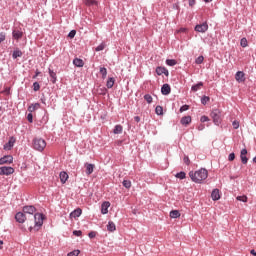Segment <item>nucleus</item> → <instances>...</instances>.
<instances>
[{"label":"nucleus","mask_w":256,"mask_h":256,"mask_svg":"<svg viewBox=\"0 0 256 256\" xmlns=\"http://www.w3.org/2000/svg\"><path fill=\"white\" fill-rule=\"evenodd\" d=\"M22 211L28 218L27 226L29 227V231H38L43 227L45 216L42 213H37L35 206H24Z\"/></svg>","instance_id":"1"},{"label":"nucleus","mask_w":256,"mask_h":256,"mask_svg":"<svg viewBox=\"0 0 256 256\" xmlns=\"http://www.w3.org/2000/svg\"><path fill=\"white\" fill-rule=\"evenodd\" d=\"M189 177L194 183H203L207 177H209V172L205 168H201L195 172H189Z\"/></svg>","instance_id":"2"},{"label":"nucleus","mask_w":256,"mask_h":256,"mask_svg":"<svg viewBox=\"0 0 256 256\" xmlns=\"http://www.w3.org/2000/svg\"><path fill=\"white\" fill-rule=\"evenodd\" d=\"M33 147L36 151H43L47 147V142L43 138H35L33 141Z\"/></svg>","instance_id":"3"},{"label":"nucleus","mask_w":256,"mask_h":256,"mask_svg":"<svg viewBox=\"0 0 256 256\" xmlns=\"http://www.w3.org/2000/svg\"><path fill=\"white\" fill-rule=\"evenodd\" d=\"M211 118L213 119V123L216 125H221V110L215 109L210 114Z\"/></svg>","instance_id":"4"},{"label":"nucleus","mask_w":256,"mask_h":256,"mask_svg":"<svg viewBox=\"0 0 256 256\" xmlns=\"http://www.w3.org/2000/svg\"><path fill=\"white\" fill-rule=\"evenodd\" d=\"M15 219H16L17 223H25V221H26V224H27V221H29V218L23 211L16 213Z\"/></svg>","instance_id":"5"},{"label":"nucleus","mask_w":256,"mask_h":256,"mask_svg":"<svg viewBox=\"0 0 256 256\" xmlns=\"http://www.w3.org/2000/svg\"><path fill=\"white\" fill-rule=\"evenodd\" d=\"M15 173V169L13 167L3 166L0 167V175H13Z\"/></svg>","instance_id":"6"},{"label":"nucleus","mask_w":256,"mask_h":256,"mask_svg":"<svg viewBox=\"0 0 256 256\" xmlns=\"http://www.w3.org/2000/svg\"><path fill=\"white\" fill-rule=\"evenodd\" d=\"M207 29H209V25H207V22L195 26V31H197V33H205Z\"/></svg>","instance_id":"7"},{"label":"nucleus","mask_w":256,"mask_h":256,"mask_svg":"<svg viewBox=\"0 0 256 256\" xmlns=\"http://www.w3.org/2000/svg\"><path fill=\"white\" fill-rule=\"evenodd\" d=\"M10 163H13V156L6 155L0 158V165H10Z\"/></svg>","instance_id":"8"},{"label":"nucleus","mask_w":256,"mask_h":256,"mask_svg":"<svg viewBox=\"0 0 256 256\" xmlns=\"http://www.w3.org/2000/svg\"><path fill=\"white\" fill-rule=\"evenodd\" d=\"M109 207H111V203L109 201L102 203V205H101L102 215H107V213H109Z\"/></svg>","instance_id":"9"},{"label":"nucleus","mask_w":256,"mask_h":256,"mask_svg":"<svg viewBox=\"0 0 256 256\" xmlns=\"http://www.w3.org/2000/svg\"><path fill=\"white\" fill-rule=\"evenodd\" d=\"M15 141H16L15 137H10L8 143L4 145V149L6 151H11V149H13V146L15 145Z\"/></svg>","instance_id":"10"},{"label":"nucleus","mask_w":256,"mask_h":256,"mask_svg":"<svg viewBox=\"0 0 256 256\" xmlns=\"http://www.w3.org/2000/svg\"><path fill=\"white\" fill-rule=\"evenodd\" d=\"M235 79L238 83H245V72L238 71L235 75Z\"/></svg>","instance_id":"11"},{"label":"nucleus","mask_w":256,"mask_h":256,"mask_svg":"<svg viewBox=\"0 0 256 256\" xmlns=\"http://www.w3.org/2000/svg\"><path fill=\"white\" fill-rule=\"evenodd\" d=\"M240 159L243 165H247V161H249V159L247 158V149L244 148L241 150Z\"/></svg>","instance_id":"12"},{"label":"nucleus","mask_w":256,"mask_h":256,"mask_svg":"<svg viewBox=\"0 0 256 256\" xmlns=\"http://www.w3.org/2000/svg\"><path fill=\"white\" fill-rule=\"evenodd\" d=\"M12 37L13 39H15L16 41H19V39H23V31L21 30H13L12 32Z\"/></svg>","instance_id":"13"},{"label":"nucleus","mask_w":256,"mask_h":256,"mask_svg":"<svg viewBox=\"0 0 256 256\" xmlns=\"http://www.w3.org/2000/svg\"><path fill=\"white\" fill-rule=\"evenodd\" d=\"M82 213H83V210H81V208H77L70 213V218L77 219V217H81Z\"/></svg>","instance_id":"14"},{"label":"nucleus","mask_w":256,"mask_h":256,"mask_svg":"<svg viewBox=\"0 0 256 256\" xmlns=\"http://www.w3.org/2000/svg\"><path fill=\"white\" fill-rule=\"evenodd\" d=\"M156 73L157 75H166V77H169V70L165 67H157Z\"/></svg>","instance_id":"15"},{"label":"nucleus","mask_w":256,"mask_h":256,"mask_svg":"<svg viewBox=\"0 0 256 256\" xmlns=\"http://www.w3.org/2000/svg\"><path fill=\"white\" fill-rule=\"evenodd\" d=\"M211 198L213 201H219V199H221V194H219V189H214L212 191Z\"/></svg>","instance_id":"16"},{"label":"nucleus","mask_w":256,"mask_h":256,"mask_svg":"<svg viewBox=\"0 0 256 256\" xmlns=\"http://www.w3.org/2000/svg\"><path fill=\"white\" fill-rule=\"evenodd\" d=\"M162 95H169L171 93V86L169 84H164L161 88Z\"/></svg>","instance_id":"17"},{"label":"nucleus","mask_w":256,"mask_h":256,"mask_svg":"<svg viewBox=\"0 0 256 256\" xmlns=\"http://www.w3.org/2000/svg\"><path fill=\"white\" fill-rule=\"evenodd\" d=\"M48 73L50 75L51 82L54 84L57 83V73H55L51 68L48 69Z\"/></svg>","instance_id":"18"},{"label":"nucleus","mask_w":256,"mask_h":256,"mask_svg":"<svg viewBox=\"0 0 256 256\" xmlns=\"http://www.w3.org/2000/svg\"><path fill=\"white\" fill-rule=\"evenodd\" d=\"M85 168H86V174L91 175V173H93V171L95 170V164L86 163Z\"/></svg>","instance_id":"19"},{"label":"nucleus","mask_w":256,"mask_h":256,"mask_svg":"<svg viewBox=\"0 0 256 256\" xmlns=\"http://www.w3.org/2000/svg\"><path fill=\"white\" fill-rule=\"evenodd\" d=\"M181 125H189L191 123V116H184L180 120Z\"/></svg>","instance_id":"20"},{"label":"nucleus","mask_w":256,"mask_h":256,"mask_svg":"<svg viewBox=\"0 0 256 256\" xmlns=\"http://www.w3.org/2000/svg\"><path fill=\"white\" fill-rule=\"evenodd\" d=\"M73 65H75V67H83V65H85V62H83V59L81 58H75L73 60Z\"/></svg>","instance_id":"21"},{"label":"nucleus","mask_w":256,"mask_h":256,"mask_svg":"<svg viewBox=\"0 0 256 256\" xmlns=\"http://www.w3.org/2000/svg\"><path fill=\"white\" fill-rule=\"evenodd\" d=\"M67 179H69V174L67 172H60V181L61 183H67Z\"/></svg>","instance_id":"22"},{"label":"nucleus","mask_w":256,"mask_h":256,"mask_svg":"<svg viewBox=\"0 0 256 256\" xmlns=\"http://www.w3.org/2000/svg\"><path fill=\"white\" fill-rule=\"evenodd\" d=\"M85 5L88 7H97L99 2H97V0H85Z\"/></svg>","instance_id":"23"},{"label":"nucleus","mask_w":256,"mask_h":256,"mask_svg":"<svg viewBox=\"0 0 256 256\" xmlns=\"http://www.w3.org/2000/svg\"><path fill=\"white\" fill-rule=\"evenodd\" d=\"M171 219H178V217H181V213L178 210H172L170 212Z\"/></svg>","instance_id":"24"},{"label":"nucleus","mask_w":256,"mask_h":256,"mask_svg":"<svg viewBox=\"0 0 256 256\" xmlns=\"http://www.w3.org/2000/svg\"><path fill=\"white\" fill-rule=\"evenodd\" d=\"M117 229V227L115 226V223L110 221L108 222L107 225V231H110L111 233H113V231H115Z\"/></svg>","instance_id":"25"},{"label":"nucleus","mask_w":256,"mask_h":256,"mask_svg":"<svg viewBox=\"0 0 256 256\" xmlns=\"http://www.w3.org/2000/svg\"><path fill=\"white\" fill-rule=\"evenodd\" d=\"M113 133H114L115 135H119V134L123 133V126H121V125H116L115 128H114V130H113Z\"/></svg>","instance_id":"26"},{"label":"nucleus","mask_w":256,"mask_h":256,"mask_svg":"<svg viewBox=\"0 0 256 256\" xmlns=\"http://www.w3.org/2000/svg\"><path fill=\"white\" fill-rule=\"evenodd\" d=\"M39 107H41V104L39 103L32 104L31 106H29L28 111H30V113H33V111H36V109H39Z\"/></svg>","instance_id":"27"},{"label":"nucleus","mask_w":256,"mask_h":256,"mask_svg":"<svg viewBox=\"0 0 256 256\" xmlns=\"http://www.w3.org/2000/svg\"><path fill=\"white\" fill-rule=\"evenodd\" d=\"M12 57L13 59H17V57H23V52H21V50L19 49L14 50Z\"/></svg>","instance_id":"28"},{"label":"nucleus","mask_w":256,"mask_h":256,"mask_svg":"<svg viewBox=\"0 0 256 256\" xmlns=\"http://www.w3.org/2000/svg\"><path fill=\"white\" fill-rule=\"evenodd\" d=\"M114 85H115V79L109 78L107 81L106 87H108V89H111Z\"/></svg>","instance_id":"29"},{"label":"nucleus","mask_w":256,"mask_h":256,"mask_svg":"<svg viewBox=\"0 0 256 256\" xmlns=\"http://www.w3.org/2000/svg\"><path fill=\"white\" fill-rule=\"evenodd\" d=\"M100 73L102 75V79H107V68L101 67L100 68Z\"/></svg>","instance_id":"30"},{"label":"nucleus","mask_w":256,"mask_h":256,"mask_svg":"<svg viewBox=\"0 0 256 256\" xmlns=\"http://www.w3.org/2000/svg\"><path fill=\"white\" fill-rule=\"evenodd\" d=\"M166 65H169V67H173V66L177 65V61L173 60V59H168V60H166Z\"/></svg>","instance_id":"31"},{"label":"nucleus","mask_w":256,"mask_h":256,"mask_svg":"<svg viewBox=\"0 0 256 256\" xmlns=\"http://www.w3.org/2000/svg\"><path fill=\"white\" fill-rule=\"evenodd\" d=\"M203 87V82H200L194 86H192V91H199Z\"/></svg>","instance_id":"32"},{"label":"nucleus","mask_w":256,"mask_h":256,"mask_svg":"<svg viewBox=\"0 0 256 256\" xmlns=\"http://www.w3.org/2000/svg\"><path fill=\"white\" fill-rule=\"evenodd\" d=\"M123 187H125L126 189H131V181L130 180H124L122 182Z\"/></svg>","instance_id":"33"},{"label":"nucleus","mask_w":256,"mask_h":256,"mask_svg":"<svg viewBox=\"0 0 256 256\" xmlns=\"http://www.w3.org/2000/svg\"><path fill=\"white\" fill-rule=\"evenodd\" d=\"M237 201H241L242 203H247L248 198L247 196L243 195V196H237Z\"/></svg>","instance_id":"34"},{"label":"nucleus","mask_w":256,"mask_h":256,"mask_svg":"<svg viewBox=\"0 0 256 256\" xmlns=\"http://www.w3.org/2000/svg\"><path fill=\"white\" fill-rule=\"evenodd\" d=\"M144 99H145V101H146L147 103H149V104L153 103V97H152L151 95H149V94H146V95L144 96Z\"/></svg>","instance_id":"35"},{"label":"nucleus","mask_w":256,"mask_h":256,"mask_svg":"<svg viewBox=\"0 0 256 256\" xmlns=\"http://www.w3.org/2000/svg\"><path fill=\"white\" fill-rule=\"evenodd\" d=\"M156 115H163V107L157 106L155 109Z\"/></svg>","instance_id":"36"},{"label":"nucleus","mask_w":256,"mask_h":256,"mask_svg":"<svg viewBox=\"0 0 256 256\" xmlns=\"http://www.w3.org/2000/svg\"><path fill=\"white\" fill-rule=\"evenodd\" d=\"M209 100H210L209 96L202 97L201 99L202 105H207V103H209Z\"/></svg>","instance_id":"37"},{"label":"nucleus","mask_w":256,"mask_h":256,"mask_svg":"<svg viewBox=\"0 0 256 256\" xmlns=\"http://www.w3.org/2000/svg\"><path fill=\"white\" fill-rule=\"evenodd\" d=\"M204 59L205 58L203 56H199L198 58H196V60H195L196 65H201V63H203Z\"/></svg>","instance_id":"38"},{"label":"nucleus","mask_w":256,"mask_h":256,"mask_svg":"<svg viewBox=\"0 0 256 256\" xmlns=\"http://www.w3.org/2000/svg\"><path fill=\"white\" fill-rule=\"evenodd\" d=\"M177 179H185L186 174L185 172H179L176 174Z\"/></svg>","instance_id":"39"},{"label":"nucleus","mask_w":256,"mask_h":256,"mask_svg":"<svg viewBox=\"0 0 256 256\" xmlns=\"http://www.w3.org/2000/svg\"><path fill=\"white\" fill-rule=\"evenodd\" d=\"M79 253H81V251L74 250V251L68 253L67 256H79Z\"/></svg>","instance_id":"40"},{"label":"nucleus","mask_w":256,"mask_h":256,"mask_svg":"<svg viewBox=\"0 0 256 256\" xmlns=\"http://www.w3.org/2000/svg\"><path fill=\"white\" fill-rule=\"evenodd\" d=\"M5 39H7V35L5 34V32H1L0 33V43H3V41H5Z\"/></svg>","instance_id":"41"},{"label":"nucleus","mask_w":256,"mask_h":256,"mask_svg":"<svg viewBox=\"0 0 256 256\" xmlns=\"http://www.w3.org/2000/svg\"><path fill=\"white\" fill-rule=\"evenodd\" d=\"M240 45H241V47H247V45H248L247 38H242L240 41Z\"/></svg>","instance_id":"42"},{"label":"nucleus","mask_w":256,"mask_h":256,"mask_svg":"<svg viewBox=\"0 0 256 256\" xmlns=\"http://www.w3.org/2000/svg\"><path fill=\"white\" fill-rule=\"evenodd\" d=\"M33 89H34V91H39V89H41V86L39 85V82H34L33 83Z\"/></svg>","instance_id":"43"},{"label":"nucleus","mask_w":256,"mask_h":256,"mask_svg":"<svg viewBox=\"0 0 256 256\" xmlns=\"http://www.w3.org/2000/svg\"><path fill=\"white\" fill-rule=\"evenodd\" d=\"M75 35H77V31L71 30L70 33L68 34V37H69L70 39H73V37H75Z\"/></svg>","instance_id":"44"},{"label":"nucleus","mask_w":256,"mask_h":256,"mask_svg":"<svg viewBox=\"0 0 256 256\" xmlns=\"http://www.w3.org/2000/svg\"><path fill=\"white\" fill-rule=\"evenodd\" d=\"M184 111H189V105H183V106L180 108V113H183Z\"/></svg>","instance_id":"45"},{"label":"nucleus","mask_w":256,"mask_h":256,"mask_svg":"<svg viewBox=\"0 0 256 256\" xmlns=\"http://www.w3.org/2000/svg\"><path fill=\"white\" fill-rule=\"evenodd\" d=\"M73 235H75L76 237H81V235H83V232H81V230H75L73 231Z\"/></svg>","instance_id":"46"},{"label":"nucleus","mask_w":256,"mask_h":256,"mask_svg":"<svg viewBox=\"0 0 256 256\" xmlns=\"http://www.w3.org/2000/svg\"><path fill=\"white\" fill-rule=\"evenodd\" d=\"M103 49H105V44L102 43L96 47L95 51H103Z\"/></svg>","instance_id":"47"},{"label":"nucleus","mask_w":256,"mask_h":256,"mask_svg":"<svg viewBox=\"0 0 256 256\" xmlns=\"http://www.w3.org/2000/svg\"><path fill=\"white\" fill-rule=\"evenodd\" d=\"M232 127H233V129H239V121H237V120L233 121Z\"/></svg>","instance_id":"48"},{"label":"nucleus","mask_w":256,"mask_h":256,"mask_svg":"<svg viewBox=\"0 0 256 256\" xmlns=\"http://www.w3.org/2000/svg\"><path fill=\"white\" fill-rule=\"evenodd\" d=\"M88 237L90 238V239H95V237H97V232H90L89 234H88Z\"/></svg>","instance_id":"49"},{"label":"nucleus","mask_w":256,"mask_h":256,"mask_svg":"<svg viewBox=\"0 0 256 256\" xmlns=\"http://www.w3.org/2000/svg\"><path fill=\"white\" fill-rule=\"evenodd\" d=\"M228 161H235V153H230L229 154Z\"/></svg>","instance_id":"50"},{"label":"nucleus","mask_w":256,"mask_h":256,"mask_svg":"<svg viewBox=\"0 0 256 256\" xmlns=\"http://www.w3.org/2000/svg\"><path fill=\"white\" fill-rule=\"evenodd\" d=\"M200 121H201V123H206V121H209V117H207V116H202V117L200 118Z\"/></svg>","instance_id":"51"},{"label":"nucleus","mask_w":256,"mask_h":256,"mask_svg":"<svg viewBox=\"0 0 256 256\" xmlns=\"http://www.w3.org/2000/svg\"><path fill=\"white\" fill-rule=\"evenodd\" d=\"M29 123H33V114L29 113L27 116Z\"/></svg>","instance_id":"52"},{"label":"nucleus","mask_w":256,"mask_h":256,"mask_svg":"<svg viewBox=\"0 0 256 256\" xmlns=\"http://www.w3.org/2000/svg\"><path fill=\"white\" fill-rule=\"evenodd\" d=\"M184 163H185L186 165H189V163H191V160H189V156H185V157H184Z\"/></svg>","instance_id":"53"},{"label":"nucleus","mask_w":256,"mask_h":256,"mask_svg":"<svg viewBox=\"0 0 256 256\" xmlns=\"http://www.w3.org/2000/svg\"><path fill=\"white\" fill-rule=\"evenodd\" d=\"M41 75V72L39 70H36V74L33 76V79H37Z\"/></svg>","instance_id":"54"},{"label":"nucleus","mask_w":256,"mask_h":256,"mask_svg":"<svg viewBox=\"0 0 256 256\" xmlns=\"http://www.w3.org/2000/svg\"><path fill=\"white\" fill-rule=\"evenodd\" d=\"M195 5V0H189V6L193 7Z\"/></svg>","instance_id":"55"},{"label":"nucleus","mask_w":256,"mask_h":256,"mask_svg":"<svg viewBox=\"0 0 256 256\" xmlns=\"http://www.w3.org/2000/svg\"><path fill=\"white\" fill-rule=\"evenodd\" d=\"M134 121H136V123H139V121H141V117L135 116V117H134Z\"/></svg>","instance_id":"56"},{"label":"nucleus","mask_w":256,"mask_h":256,"mask_svg":"<svg viewBox=\"0 0 256 256\" xmlns=\"http://www.w3.org/2000/svg\"><path fill=\"white\" fill-rule=\"evenodd\" d=\"M250 253H251V255L256 256V252H255V250H251V251H250Z\"/></svg>","instance_id":"57"},{"label":"nucleus","mask_w":256,"mask_h":256,"mask_svg":"<svg viewBox=\"0 0 256 256\" xmlns=\"http://www.w3.org/2000/svg\"><path fill=\"white\" fill-rule=\"evenodd\" d=\"M204 3H211L213 0H203Z\"/></svg>","instance_id":"58"},{"label":"nucleus","mask_w":256,"mask_h":256,"mask_svg":"<svg viewBox=\"0 0 256 256\" xmlns=\"http://www.w3.org/2000/svg\"><path fill=\"white\" fill-rule=\"evenodd\" d=\"M199 131H203V126L198 127Z\"/></svg>","instance_id":"59"},{"label":"nucleus","mask_w":256,"mask_h":256,"mask_svg":"<svg viewBox=\"0 0 256 256\" xmlns=\"http://www.w3.org/2000/svg\"><path fill=\"white\" fill-rule=\"evenodd\" d=\"M1 245H3V240H0V247H1Z\"/></svg>","instance_id":"60"},{"label":"nucleus","mask_w":256,"mask_h":256,"mask_svg":"<svg viewBox=\"0 0 256 256\" xmlns=\"http://www.w3.org/2000/svg\"><path fill=\"white\" fill-rule=\"evenodd\" d=\"M253 161H254V163H256V156L254 157Z\"/></svg>","instance_id":"61"},{"label":"nucleus","mask_w":256,"mask_h":256,"mask_svg":"<svg viewBox=\"0 0 256 256\" xmlns=\"http://www.w3.org/2000/svg\"><path fill=\"white\" fill-rule=\"evenodd\" d=\"M0 249H3V247L0 246Z\"/></svg>","instance_id":"62"}]
</instances>
